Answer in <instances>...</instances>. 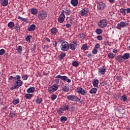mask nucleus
<instances>
[{
  "label": "nucleus",
  "mask_w": 130,
  "mask_h": 130,
  "mask_svg": "<svg viewBox=\"0 0 130 130\" xmlns=\"http://www.w3.org/2000/svg\"><path fill=\"white\" fill-rule=\"evenodd\" d=\"M38 17L39 20L43 21V20H45L47 18V12L44 10L40 11L38 13Z\"/></svg>",
  "instance_id": "1"
},
{
  "label": "nucleus",
  "mask_w": 130,
  "mask_h": 130,
  "mask_svg": "<svg viewBox=\"0 0 130 130\" xmlns=\"http://www.w3.org/2000/svg\"><path fill=\"white\" fill-rule=\"evenodd\" d=\"M16 82L14 84V85L16 86L17 89H19L22 85H23V81L21 80V76L19 75H16L15 78Z\"/></svg>",
  "instance_id": "2"
},
{
  "label": "nucleus",
  "mask_w": 130,
  "mask_h": 130,
  "mask_svg": "<svg viewBox=\"0 0 130 130\" xmlns=\"http://www.w3.org/2000/svg\"><path fill=\"white\" fill-rule=\"evenodd\" d=\"M107 24H108V22L106 19H104L100 21L98 23V26L100 28H105L107 26Z\"/></svg>",
  "instance_id": "3"
},
{
  "label": "nucleus",
  "mask_w": 130,
  "mask_h": 130,
  "mask_svg": "<svg viewBox=\"0 0 130 130\" xmlns=\"http://www.w3.org/2000/svg\"><path fill=\"white\" fill-rule=\"evenodd\" d=\"M89 12H90L89 8H85L80 11V14L82 17H87L88 14H89Z\"/></svg>",
  "instance_id": "4"
},
{
  "label": "nucleus",
  "mask_w": 130,
  "mask_h": 130,
  "mask_svg": "<svg viewBox=\"0 0 130 130\" xmlns=\"http://www.w3.org/2000/svg\"><path fill=\"white\" fill-rule=\"evenodd\" d=\"M69 43L67 42H63L61 44V50L62 51H68L69 50Z\"/></svg>",
  "instance_id": "5"
},
{
  "label": "nucleus",
  "mask_w": 130,
  "mask_h": 130,
  "mask_svg": "<svg viewBox=\"0 0 130 130\" xmlns=\"http://www.w3.org/2000/svg\"><path fill=\"white\" fill-rule=\"evenodd\" d=\"M55 79H60L62 81H67V83H71L72 80L69 79L67 76L57 75L55 77Z\"/></svg>",
  "instance_id": "6"
},
{
  "label": "nucleus",
  "mask_w": 130,
  "mask_h": 130,
  "mask_svg": "<svg viewBox=\"0 0 130 130\" xmlns=\"http://www.w3.org/2000/svg\"><path fill=\"white\" fill-rule=\"evenodd\" d=\"M66 19V15H64V10H62L61 14L58 18V22L59 23H63Z\"/></svg>",
  "instance_id": "7"
},
{
  "label": "nucleus",
  "mask_w": 130,
  "mask_h": 130,
  "mask_svg": "<svg viewBox=\"0 0 130 130\" xmlns=\"http://www.w3.org/2000/svg\"><path fill=\"white\" fill-rule=\"evenodd\" d=\"M58 89V86H57V84H54L51 86L48 89V92L49 93H53L55 92Z\"/></svg>",
  "instance_id": "8"
},
{
  "label": "nucleus",
  "mask_w": 130,
  "mask_h": 130,
  "mask_svg": "<svg viewBox=\"0 0 130 130\" xmlns=\"http://www.w3.org/2000/svg\"><path fill=\"white\" fill-rule=\"evenodd\" d=\"M78 44V42L77 41H74L71 43L69 45V47L71 50L73 51L76 50V48H77V45Z\"/></svg>",
  "instance_id": "9"
},
{
  "label": "nucleus",
  "mask_w": 130,
  "mask_h": 130,
  "mask_svg": "<svg viewBox=\"0 0 130 130\" xmlns=\"http://www.w3.org/2000/svg\"><path fill=\"white\" fill-rule=\"evenodd\" d=\"M97 7L98 10H99L100 11H103V10H104V9H105L106 5L103 2H100L98 4Z\"/></svg>",
  "instance_id": "10"
},
{
  "label": "nucleus",
  "mask_w": 130,
  "mask_h": 130,
  "mask_svg": "<svg viewBox=\"0 0 130 130\" xmlns=\"http://www.w3.org/2000/svg\"><path fill=\"white\" fill-rule=\"evenodd\" d=\"M76 90V92L78 93V94H81L83 96H85V95H86V90L83 89V88L79 87Z\"/></svg>",
  "instance_id": "11"
},
{
  "label": "nucleus",
  "mask_w": 130,
  "mask_h": 130,
  "mask_svg": "<svg viewBox=\"0 0 130 130\" xmlns=\"http://www.w3.org/2000/svg\"><path fill=\"white\" fill-rule=\"evenodd\" d=\"M127 25H128V24L126 22H124L123 21L120 22V23H118L117 24V28L120 30V29H121V28H124V27H126V26H127Z\"/></svg>",
  "instance_id": "12"
},
{
  "label": "nucleus",
  "mask_w": 130,
  "mask_h": 130,
  "mask_svg": "<svg viewBox=\"0 0 130 130\" xmlns=\"http://www.w3.org/2000/svg\"><path fill=\"white\" fill-rule=\"evenodd\" d=\"M50 32L52 35L55 36L57 34V32H58V30L55 27H53L51 29Z\"/></svg>",
  "instance_id": "13"
},
{
  "label": "nucleus",
  "mask_w": 130,
  "mask_h": 130,
  "mask_svg": "<svg viewBox=\"0 0 130 130\" xmlns=\"http://www.w3.org/2000/svg\"><path fill=\"white\" fill-rule=\"evenodd\" d=\"M0 3L3 7H7L9 5L8 0H0Z\"/></svg>",
  "instance_id": "14"
},
{
  "label": "nucleus",
  "mask_w": 130,
  "mask_h": 130,
  "mask_svg": "<svg viewBox=\"0 0 130 130\" xmlns=\"http://www.w3.org/2000/svg\"><path fill=\"white\" fill-rule=\"evenodd\" d=\"M68 100H70V101H76L75 98H77V96L74 95H68L67 96Z\"/></svg>",
  "instance_id": "15"
},
{
  "label": "nucleus",
  "mask_w": 130,
  "mask_h": 130,
  "mask_svg": "<svg viewBox=\"0 0 130 130\" xmlns=\"http://www.w3.org/2000/svg\"><path fill=\"white\" fill-rule=\"evenodd\" d=\"M116 59L118 62L121 63L123 62V58L121 55H118L116 57Z\"/></svg>",
  "instance_id": "16"
},
{
  "label": "nucleus",
  "mask_w": 130,
  "mask_h": 130,
  "mask_svg": "<svg viewBox=\"0 0 130 130\" xmlns=\"http://www.w3.org/2000/svg\"><path fill=\"white\" fill-rule=\"evenodd\" d=\"M106 71V69L104 68V67L101 68L99 69V74H101V75H105V72Z\"/></svg>",
  "instance_id": "17"
},
{
  "label": "nucleus",
  "mask_w": 130,
  "mask_h": 130,
  "mask_svg": "<svg viewBox=\"0 0 130 130\" xmlns=\"http://www.w3.org/2000/svg\"><path fill=\"white\" fill-rule=\"evenodd\" d=\"M61 90L64 92H69L70 91V87L68 85H63L61 87Z\"/></svg>",
  "instance_id": "18"
},
{
  "label": "nucleus",
  "mask_w": 130,
  "mask_h": 130,
  "mask_svg": "<svg viewBox=\"0 0 130 130\" xmlns=\"http://www.w3.org/2000/svg\"><path fill=\"white\" fill-rule=\"evenodd\" d=\"M36 28V25L35 24H31L29 27L27 28V30L30 32H33Z\"/></svg>",
  "instance_id": "19"
},
{
  "label": "nucleus",
  "mask_w": 130,
  "mask_h": 130,
  "mask_svg": "<svg viewBox=\"0 0 130 130\" xmlns=\"http://www.w3.org/2000/svg\"><path fill=\"white\" fill-rule=\"evenodd\" d=\"M122 56L124 60H126V59H128L130 57L129 53H125Z\"/></svg>",
  "instance_id": "20"
},
{
  "label": "nucleus",
  "mask_w": 130,
  "mask_h": 130,
  "mask_svg": "<svg viewBox=\"0 0 130 130\" xmlns=\"http://www.w3.org/2000/svg\"><path fill=\"white\" fill-rule=\"evenodd\" d=\"M27 93H34L35 92V88L34 87H31L28 88L26 90Z\"/></svg>",
  "instance_id": "21"
},
{
  "label": "nucleus",
  "mask_w": 130,
  "mask_h": 130,
  "mask_svg": "<svg viewBox=\"0 0 130 130\" xmlns=\"http://www.w3.org/2000/svg\"><path fill=\"white\" fill-rule=\"evenodd\" d=\"M71 3L73 7H77L78 4H79V1H78V0H71Z\"/></svg>",
  "instance_id": "22"
},
{
  "label": "nucleus",
  "mask_w": 130,
  "mask_h": 130,
  "mask_svg": "<svg viewBox=\"0 0 130 130\" xmlns=\"http://www.w3.org/2000/svg\"><path fill=\"white\" fill-rule=\"evenodd\" d=\"M66 53L62 52L60 53V55L58 56V59L59 60H62V58L63 57H66Z\"/></svg>",
  "instance_id": "23"
},
{
  "label": "nucleus",
  "mask_w": 130,
  "mask_h": 130,
  "mask_svg": "<svg viewBox=\"0 0 130 130\" xmlns=\"http://www.w3.org/2000/svg\"><path fill=\"white\" fill-rule=\"evenodd\" d=\"M62 108L64 111H68L70 109V106H69V105L65 104L62 106Z\"/></svg>",
  "instance_id": "24"
},
{
  "label": "nucleus",
  "mask_w": 130,
  "mask_h": 130,
  "mask_svg": "<svg viewBox=\"0 0 130 130\" xmlns=\"http://www.w3.org/2000/svg\"><path fill=\"white\" fill-rule=\"evenodd\" d=\"M31 14L32 15H37V13H38V10L36 9V8H32L30 10Z\"/></svg>",
  "instance_id": "25"
},
{
  "label": "nucleus",
  "mask_w": 130,
  "mask_h": 130,
  "mask_svg": "<svg viewBox=\"0 0 130 130\" xmlns=\"http://www.w3.org/2000/svg\"><path fill=\"white\" fill-rule=\"evenodd\" d=\"M12 103L14 105H17V104L20 103V100L19 99H14L12 101Z\"/></svg>",
  "instance_id": "26"
},
{
  "label": "nucleus",
  "mask_w": 130,
  "mask_h": 130,
  "mask_svg": "<svg viewBox=\"0 0 130 130\" xmlns=\"http://www.w3.org/2000/svg\"><path fill=\"white\" fill-rule=\"evenodd\" d=\"M97 92V88H93L89 90L90 94H96Z\"/></svg>",
  "instance_id": "27"
},
{
  "label": "nucleus",
  "mask_w": 130,
  "mask_h": 130,
  "mask_svg": "<svg viewBox=\"0 0 130 130\" xmlns=\"http://www.w3.org/2000/svg\"><path fill=\"white\" fill-rule=\"evenodd\" d=\"M98 84H99V80L98 79H94L93 82V87H98Z\"/></svg>",
  "instance_id": "28"
},
{
  "label": "nucleus",
  "mask_w": 130,
  "mask_h": 130,
  "mask_svg": "<svg viewBox=\"0 0 130 130\" xmlns=\"http://www.w3.org/2000/svg\"><path fill=\"white\" fill-rule=\"evenodd\" d=\"M67 120H68V118H67L66 116H61L60 118V121L61 122H63V123L64 122H66Z\"/></svg>",
  "instance_id": "29"
},
{
  "label": "nucleus",
  "mask_w": 130,
  "mask_h": 130,
  "mask_svg": "<svg viewBox=\"0 0 130 130\" xmlns=\"http://www.w3.org/2000/svg\"><path fill=\"white\" fill-rule=\"evenodd\" d=\"M33 97V94L31 93H26L25 95V98L26 99H31Z\"/></svg>",
  "instance_id": "30"
},
{
  "label": "nucleus",
  "mask_w": 130,
  "mask_h": 130,
  "mask_svg": "<svg viewBox=\"0 0 130 130\" xmlns=\"http://www.w3.org/2000/svg\"><path fill=\"white\" fill-rule=\"evenodd\" d=\"M120 13H121V14H122L123 16H125V15H126V9L123 8L120 9Z\"/></svg>",
  "instance_id": "31"
},
{
  "label": "nucleus",
  "mask_w": 130,
  "mask_h": 130,
  "mask_svg": "<svg viewBox=\"0 0 130 130\" xmlns=\"http://www.w3.org/2000/svg\"><path fill=\"white\" fill-rule=\"evenodd\" d=\"M22 49H23V47H22V46H18L16 50L17 51V52H18V53H22Z\"/></svg>",
  "instance_id": "32"
},
{
  "label": "nucleus",
  "mask_w": 130,
  "mask_h": 130,
  "mask_svg": "<svg viewBox=\"0 0 130 130\" xmlns=\"http://www.w3.org/2000/svg\"><path fill=\"white\" fill-rule=\"evenodd\" d=\"M62 108H58L57 110V112L58 114H62L63 113V110H62Z\"/></svg>",
  "instance_id": "33"
},
{
  "label": "nucleus",
  "mask_w": 130,
  "mask_h": 130,
  "mask_svg": "<svg viewBox=\"0 0 130 130\" xmlns=\"http://www.w3.org/2000/svg\"><path fill=\"white\" fill-rule=\"evenodd\" d=\"M42 103V99L41 98H38L36 100V103L37 104H40Z\"/></svg>",
  "instance_id": "34"
},
{
  "label": "nucleus",
  "mask_w": 130,
  "mask_h": 130,
  "mask_svg": "<svg viewBox=\"0 0 130 130\" xmlns=\"http://www.w3.org/2000/svg\"><path fill=\"white\" fill-rule=\"evenodd\" d=\"M103 30L101 28H97L95 30V33L98 34V35H100V34H102Z\"/></svg>",
  "instance_id": "35"
},
{
  "label": "nucleus",
  "mask_w": 130,
  "mask_h": 130,
  "mask_svg": "<svg viewBox=\"0 0 130 130\" xmlns=\"http://www.w3.org/2000/svg\"><path fill=\"white\" fill-rule=\"evenodd\" d=\"M8 26L9 28H13L15 26L14 22L10 21L8 23Z\"/></svg>",
  "instance_id": "36"
},
{
  "label": "nucleus",
  "mask_w": 130,
  "mask_h": 130,
  "mask_svg": "<svg viewBox=\"0 0 130 130\" xmlns=\"http://www.w3.org/2000/svg\"><path fill=\"white\" fill-rule=\"evenodd\" d=\"M121 100H122V101H124V102H125V101L127 100V98L126 97V95L123 94L121 98Z\"/></svg>",
  "instance_id": "37"
},
{
  "label": "nucleus",
  "mask_w": 130,
  "mask_h": 130,
  "mask_svg": "<svg viewBox=\"0 0 130 130\" xmlns=\"http://www.w3.org/2000/svg\"><path fill=\"white\" fill-rule=\"evenodd\" d=\"M72 66L75 68H77V67H79V62H78L77 61H74L72 62Z\"/></svg>",
  "instance_id": "38"
},
{
  "label": "nucleus",
  "mask_w": 130,
  "mask_h": 130,
  "mask_svg": "<svg viewBox=\"0 0 130 130\" xmlns=\"http://www.w3.org/2000/svg\"><path fill=\"white\" fill-rule=\"evenodd\" d=\"M81 49H82V50H84V51L87 50V49H88V46L87 45V44L83 45Z\"/></svg>",
  "instance_id": "39"
},
{
  "label": "nucleus",
  "mask_w": 130,
  "mask_h": 130,
  "mask_svg": "<svg viewBox=\"0 0 130 130\" xmlns=\"http://www.w3.org/2000/svg\"><path fill=\"white\" fill-rule=\"evenodd\" d=\"M114 56H115V55L113 53H109L108 55V57H109V58H113Z\"/></svg>",
  "instance_id": "40"
},
{
  "label": "nucleus",
  "mask_w": 130,
  "mask_h": 130,
  "mask_svg": "<svg viewBox=\"0 0 130 130\" xmlns=\"http://www.w3.org/2000/svg\"><path fill=\"white\" fill-rule=\"evenodd\" d=\"M22 78L23 81H26V80L28 79V75L24 74L22 76Z\"/></svg>",
  "instance_id": "41"
},
{
  "label": "nucleus",
  "mask_w": 130,
  "mask_h": 130,
  "mask_svg": "<svg viewBox=\"0 0 130 130\" xmlns=\"http://www.w3.org/2000/svg\"><path fill=\"white\" fill-rule=\"evenodd\" d=\"M64 13L66 16H70V15L72 14V12H71L70 10H67L66 12L64 11Z\"/></svg>",
  "instance_id": "42"
},
{
  "label": "nucleus",
  "mask_w": 130,
  "mask_h": 130,
  "mask_svg": "<svg viewBox=\"0 0 130 130\" xmlns=\"http://www.w3.org/2000/svg\"><path fill=\"white\" fill-rule=\"evenodd\" d=\"M6 53V51L4 49L0 50V55H4V54Z\"/></svg>",
  "instance_id": "43"
},
{
  "label": "nucleus",
  "mask_w": 130,
  "mask_h": 130,
  "mask_svg": "<svg viewBox=\"0 0 130 130\" xmlns=\"http://www.w3.org/2000/svg\"><path fill=\"white\" fill-rule=\"evenodd\" d=\"M97 52H98V50H97L95 48H93V49L92 51V53L93 54H97Z\"/></svg>",
  "instance_id": "44"
},
{
  "label": "nucleus",
  "mask_w": 130,
  "mask_h": 130,
  "mask_svg": "<svg viewBox=\"0 0 130 130\" xmlns=\"http://www.w3.org/2000/svg\"><path fill=\"white\" fill-rule=\"evenodd\" d=\"M57 98V96L55 94H53L51 96V100H55V99Z\"/></svg>",
  "instance_id": "45"
},
{
  "label": "nucleus",
  "mask_w": 130,
  "mask_h": 130,
  "mask_svg": "<svg viewBox=\"0 0 130 130\" xmlns=\"http://www.w3.org/2000/svg\"><path fill=\"white\" fill-rule=\"evenodd\" d=\"M10 116L11 117H13L14 116H15V115H16V112H14V111H12L10 112Z\"/></svg>",
  "instance_id": "46"
},
{
  "label": "nucleus",
  "mask_w": 130,
  "mask_h": 130,
  "mask_svg": "<svg viewBox=\"0 0 130 130\" xmlns=\"http://www.w3.org/2000/svg\"><path fill=\"white\" fill-rule=\"evenodd\" d=\"M95 49H97V50H98V49H99V48H100V44H96L94 48Z\"/></svg>",
  "instance_id": "47"
},
{
  "label": "nucleus",
  "mask_w": 130,
  "mask_h": 130,
  "mask_svg": "<svg viewBox=\"0 0 130 130\" xmlns=\"http://www.w3.org/2000/svg\"><path fill=\"white\" fill-rule=\"evenodd\" d=\"M103 38L101 36H98L96 37V39H98V40H99V41H101V40H102Z\"/></svg>",
  "instance_id": "48"
},
{
  "label": "nucleus",
  "mask_w": 130,
  "mask_h": 130,
  "mask_svg": "<svg viewBox=\"0 0 130 130\" xmlns=\"http://www.w3.org/2000/svg\"><path fill=\"white\" fill-rule=\"evenodd\" d=\"M9 80H15V81H16V77H13L12 76H11L9 77Z\"/></svg>",
  "instance_id": "49"
},
{
  "label": "nucleus",
  "mask_w": 130,
  "mask_h": 130,
  "mask_svg": "<svg viewBox=\"0 0 130 130\" xmlns=\"http://www.w3.org/2000/svg\"><path fill=\"white\" fill-rule=\"evenodd\" d=\"M36 50V46L34 45L31 47V50L32 51H34L35 50Z\"/></svg>",
  "instance_id": "50"
},
{
  "label": "nucleus",
  "mask_w": 130,
  "mask_h": 130,
  "mask_svg": "<svg viewBox=\"0 0 130 130\" xmlns=\"http://www.w3.org/2000/svg\"><path fill=\"white\" fill-rule=\"evenodd\" d=\"M14 89H18L17 86L16 85H14V86H12V87L10 88V90H12V91Z\"/></svg>",
  "instance_id": "51"
},
{
  "label": "nucleus",
  "mask_w": 130,
  "mask_h": 130,
  "mask_svg": "<svg viewBox=\"0 0 130 130\" xmlns=\"http://www.w3.org/2000/svg\"><path fill=\"white\" fill-rule=\"evenodd\" d=\"M67 28H71L72 25L70 23H67L66 25Z\"/></svg>",
  "instance_id": "52"
},
{
  "label": "nucleus",
  "mask_w": 130,
  "mask_h": 130,
  "mask_svg": "<svg viewBox=\"0 0 130 130\" xmlns=\"http://www.w3.org/2000/svg\"><path fill=\"white\" fill-rule=\"evenodd\" d=\"M70 21L71 24H73V22H74V18H72V16L70 17Z\"/></svg>",
  "instance_id": "53"
},
{
  "label": "nucleus",
  "mask_w": 130,
  "mask_h": 130,
  "mask_svg": "<svg viewBox=\"0 0 130 130\" xmlns=\"http://www.w3.org/2000/svg\"><path fill=\"white\" fill-rule=\"evenodd\" d=\"M30 39H30V37L29 36H27V37L26 38V41H28L29 42H30Z\"/></svg>",
  "instance_id": "54"
},
{
  "label": "nucleus",
  "mask_w": 130,
  "mask_h": 130,
  "mask_svg": "<svg viewBox=\"0 0 130 130\" xmlns=\"http://www.w3.org/2000/svg\"><path fill=\"white\" fill-rule=\"evenodd\" d=\"M116 79L118 81H121V77L120 76H117Z\"/></svg>",
  "instance_id": "55"
},
{
  "label": "nucleus",
  "mask_w": 130,
  "mask_h": 130,
  "mask_svg": "<svg viewBox=\"0 0 130 130\" xmlns=\"http://www.w3.org/2000/svg\"><path fill=\"white\" fill-rule=\"evenodd\" d=\"M126 11L127 14H129V13H130V8H127L126 9Z\"/></svg>",
  "instance_id": "56"
},
{
  "label": "nucleus",
  "mask_w": 130,
  "mask_h": 130,
  "mask_svg": "<svg viewBox=\"0 0 130 130\" xmlns=\"http://www.w3.org/2000/svg\"><path fill=\"white\" fill-rule=\"evenodd\" d=\"M57 45V43H56V42H55L54 44H53V46L54 47H56Z\"/></svg>",
  "instance_id": "57"
},
{
  "label": "nucleus",
  "mask_w": 130,
  "mask_h": 130,
  "mask_svg": "<svg viewBox=\"0 0 130 130\" xmlns=\"http://www.w3.org/2000/svg\"><path fill=\"white\" fill-rule=\"evenodd\" d=\"M22 21H23V22H27V21H28V20L27 19V18H22Z\"/></svg>",
  "instance_id": "58"
},
{
  "label": "nucleus",
  "mask_w": 130,
  "mask_h": 130,
  "mask_svg": "<svg viewBox=\"0 0 130 130\" xmlns=\"http://www.w3.org/2000/svg\"><path fill=\"white\" fill-rule=\"evenodd\" d=\"M74 110H75V106H71V111H74Z\"/></svg>",
  "instance_id": "59"
},
{
  "label": "nucleus",
  "mask_w": 130,
  "mask_h": 130,
  "mask_svg": "<svg viewBox=\"0 0 130 130\" xmlns=\"http://www.w3.org/2000/svg\"><path fill=\"white\" fill-rule=\"evenodd\" d=\"M75 100H76V101H80V99L76 96V98H75Z\"/></svg>",
  "instance_id": "60"
},
{
  "label": "nucleus",
  "mask_w": 130,
  "mask_h": 130,
  "mask_svg": "<svg viewBox=\"0 0 130 130\" xmlns=\"http://www.w3.org/2000/svg\"><path fill=\"white\" fill-rule=\"evenodd\" d=\"M46 41H47V42H50V39H49V38H47L46 39Z\"/></svg>",
  "instance_id": "61"
},
{
  "label": "nucleus",
  "mask_w": 130,
  "mask_h": 130,
  "mask_svg": "<svg viewBox=\"0 0 130 130\" xmlns=\"http://www.w3.org/2000/svg\"><path fill=\"white\" fill-rule=\"evenodd\" d=\"M87 57H91L92 56V54L90 53L87 55Z\"/></svg>",
  "instance_id": "62"
},
{
  "label": "nucleus",
  "mask_w": 130,
  "mask_h": 130,
  "mask_svg": "<svg viewBox=\"0 0 130 130\" xmlns=\"http://www.w3.org/2000/svg\"><path fill=\"white\" fill-rule=\"evenodd\" d=\"M113 52H114V53H116V52H117V50H116V49H114L113 50Z\"/></svg>",
  "instance_id": "63"
},
{
  "label": "nucleus",
  "mask_w": 130,
  "mask_h": 130,
  "mask_svg": "<svg viewBox=\"0 0 130 130\" xmlns=\"http://www.w3.org/2000/svg\"><path fill=\"white\" fill-rule=\"evenodd\" d=\"M18 20H22L23 19V17H22L21 16H18Z\"/></svg>",
  "instance_id": "64"
}]
</instances>
